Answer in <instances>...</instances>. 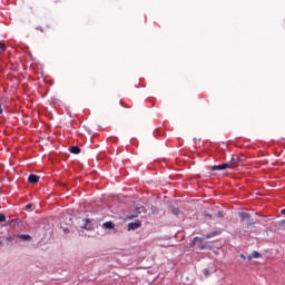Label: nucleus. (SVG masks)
I'll list each match as a JSON object with an SVG mask.
<instances>
[{
	"mask_svg": "<svg viewBox=\"0 0 285 285\" xmlns=\"http://www.w3.org/2000/svg\"><path fill=\"white\" fill-rule=\"evenodd\" d=\"M18 237H19V239H22V242H30V239H32V236H30L28 234H21Z\"/></svg>",
	"mask_w": 285,
	"mask_h": 285,
	"instance_id": "obj_8",
	"label": "nucleus"
},
{
	"mask_svg": "<svg viewBox=\"0 0 285 285\" xmlns=\"http://www.w3.org/2000/svg\"><path fill=\"white\" fill-rule=\"evenodd\" d=\"M217 235H219V232L214 230V232H212V233H209V234H206V235H205V239H210V238H213V237H217Z\"/></svg>",
	"mask_w": 285,
	"mask_h": 285,
	"instance_id": "obj_9",
	"label": "nucleus"
},
{
	"mask_svg": "<svg viewBox=\"0 0 285 285\" xmlns=\"http://www.w3.org/2000/svg\"><path fill=\"white\" fill-rule=\"evenodd\" d=\"M238 217H240V222H246L247 219H250V214H248L246 212H240L238 214Z\"/></svg>",
	"mask_w": 285,
	"mask_h": 285,
	"instance_id": "obj_5",
	"label": "nucleus"
},
{
	"mask_svg": "<svg viewBox=\"0 0 285 285\" xmlns=\"http://www.w3.org/2000/svg\"><path fill=\"white\" fill-rule=\"evenodd\" d=\"M0 115H3V108H1V105H0Z\"/></svg>",
	"mask_w": 285,
	"mask_h": 285,
	"instance_id": "obj_23",
	"label": "nucleus"
},
{
	"mask_svg": "<svg viewBox=\"0 0 285 285\" xmlns=\"http://www.w3.org/2000/svg\"><path fill=\"white\" fill-rule=\"evenodd\" d=\"M203 273H204L205 277H210V271L208 268H205L203 271Z\"/></svg>",
	"mask_w": 285,
	"mask_h": 285,
	"instance_id": "obj_16",
	"label": "nucleus"
},
{
	"mask_svg": "<svg viewBox=\"0 0 285 285\" xmlns=\"http://www.w3.org/2000/svg\"><path fill=\"white\" fill-rule=\"evenodd\" d=\"M128 228L129 230H137V228H141V223L140 222L129 223Z\"/></svg>",
	"mask_w": 285,
	"mask_h": 285,
	"instance_id": "obj_4",
	"label": "nucleus"
},
{
	"mask_svg": "<svg viewBox=\"0 0 285 285\" xmlns=\"http://www.w3.org/2000/svg\"><path fill=\"white\" fill-rule=\"evenodd\" d=\"M0 245H1V240H0Z\"/></svg>",
	"mask_w": 285,
	"mask_h": 285,
	"instance_id": "obj_29",
	"label": "nucleus"
},
{
	"mask_svg": "<svg viewBox=\"0 0 285 285\" xmlns=\"http://www.w3.org/2000/svg\"><path fill=\"white\" fill-rule=\"evenodd\" d=\"M69 153H72V155H79V153H81V148H79L77 146H71L69 148Z\"/></svg>",
	"mask_w": 285,
	"mask_h": 285,
	"instance_id": "obj_7",
	"label": "nucleus"
},
{
	"mask_svg": "<svg viewBox=\"0 0 285 285\" xmlns=\"http://www.w3.org/2000/svg\"><path fill=\"white\" fill-rule=\"evenodd\" d=\"M218 217H224V214L222 212H218Z\"/></svg>",
	"mask_w": 285,
	"mask_h": 285,
	"instance_id": "obj_21",
	"label": "nucleus"
},
{
	"mask_svg": "<svg viewBox=\"0 0 285 285\" xmlns=\"http://www.w3.org/2000/svg\"><path fill=\"white\" fill-rule=\"evenodd\" d=\"M7 242H12V238H11V237H8V238H7Z\"/></svg>",
	"mask_w": 285,
	"mask_h": 285,
	"instance_id": "obj_26",
	"label": "nucleus"
},
{
	"mask_svg": "<svg viewBox=\"0 0 285 285\" xmlns=\"http://www.w3.org/2000/svg\"><path fill=\"white\" fill-rule=\"evenodd\" d=\"M102 228L106 230H112V228H115V224H112V222H106L102 224Z\"/></svg>",
	"mask_w": 285,
	"mask_h": 285,
	"instance_id": "obj_6",
	"label": "nucleus"
},
{
	"mask_svg": "<svg viewBox=\"0 0 285 285\" xmlns=\"http://www.w3.org/2000/svg\"><path fill=\"white\" fill-rule=\"evenodd\" d=\"M171 213H173V215H176V217H179V213H181V212L179 210V208H173Z\"/></svg>",
	"mask_w": 285,
	"mask_h": 285,
	"instance_id": "obj_13",
	"label": "nucleus"
},
{
	"mask_svg": "<svg viewBox=\"0 0 285 285\" xmlns=\"http://www.w3.org/2000/svg\"><path fill=\"white\" fill-rule=\"evenodd\" d=\"M6 222V215L0 214V224H3Z\"/></svg>",
	"mask_w": 285,
	"mask_h": 285,
	"instance_id": "obj_17",
	"label": "nucleus"
},
{
	"mask_svg": "<svg viewBox=\"0 0 285 285\" xmlns=\"http://www.w3.org/2000/svg\"><path fill=\"white\" fill-rule=\"evenodd\" d=\"M278 228H279V230H285V220H281L278 223Z\"/></svg>",
	"mask_w": 285,
	"mask_h": 285,
	"instance_id": "obj_12",
	"label": "nucleus"
},
{
	"mask_svg": "<svg viewBox=\"0 0 285 285\" xmlns=\"http://www.w3.org/2000/svg\"><path fill=\"white\" fill-rule=\"evenodd\" d=\"M255 225V219H253L250 216H249V219H247V226H253Z\"/></svg>",
	"mask_w": 285,
	"mask_h": 285,
	"instance_id": "obj_14",
	"label": "nucleus"
},
{
	"mask_svg": "<svg viewBox=\"0 0 285 285\" xmlns=\"http://www.w3.org/2000/svg\"><path fill=\"white\" fill-rule=\"evenodd\" d=\"M200 250H204V246L200 247Z\"/></svg>",
	"mask_w": 285,
	"mask_h": 285,
	"instance_id": "obj_27",
	"label": "nucleus"
},
{
	"mask_svg": "<svg viewBox=\"0 0 285 285\" xmlns=\"http://www.w3.org/2000/svg\"><path fill=\"white\" fill-rule=\"evenodd\" d=\"M259 257H262V254H259V252H253L252 253V259H259Z\"/></svg>",
	"mask_w": 285,
	"mask_h": 285,
	"instance_id": "obj_11",
	"label": "nucleus"
},
{
	"mask_svg": "<svg viewBox=\"0 0 285 285\" xmlns=\"http://www.w3.org/2000/svg\"><path fill=\"white\" fill-rule=\"evenodd\" d=\"M281 214H282V215H285V208L281 210Z\"/></svg>",
	"mask_w": 285,
	"mask_h": 285,
	"instance_id": "obj_24",
	"label": "nucleus"
},
{
	"mask_svg": "<svg viewBox=\"0 0 285 285\" xmlns=\"http://www.w3.org/2000/svg\"><path fill=\"white\" fill-rule=\"evenodd\" d=\"M240 258H242V259H246V255L240 254Z\"/></svg>",
	"mask_w": 285,
	"mask_h": 285,
	"instance_id": "obj_22",
	"label": "nucleus"
},
{
	"mask_svg": "<svg viewBox=\"0 0 285 285\" xmlns=\"http://www.w3.org/2000/svg\"><path fill=\"white\" fill-rule=\"evenodd\" d=\"M226 168H230V164L214 165L210 167V170H226Z\"/></svg>",
	"mask_w": 285,
	"mask_h": 285,
	"instance_id": "obj_1",
	"label": "nucleus"
},
{
	"mask_svg": "<svg viewBox=\"0 0 285 285\" xmlns=\"http://www.w3.org/2000/svg\"><path fill=\"white\" fill-rule=\"evenodd\" d=\"M246 259H248V262H250V259H253V256L252 255H247Z\"/></svg>",
	"mask_w": 285,
	"mask_h": 285,
	"instance_id": "obj_19",
	"label": "nucleus"
},
{
	"mask_svg": "<svg viewBox=\"0 0 285 285\" xmlns=\"http://www.w3.org/2000/svg\"><path fill=\"white\" fill-rule=\"evenodd\" d=\"M12 224H17L18 226H21V220L19 219H11L7 223V226H12Z\"/></svg>",
	"mask_w": 285,
	"mask_h": 285,
	"instance_id": "obj_10",
	"label": "nucleus"
},
{
	"mask_svg": "<svg viewBox=\"0 0 285 285\" xmlns=\"http://www.w3.org/2000/svg\"><path fill=\"white\" fill-rule=\"evenodd\" d=\"M226 164H230L229 168H235V166H237V164H239V156H232L230 161H228Z\"/></svg>",
	"mask_w": 285,
	"mask_h": 285,
	"instance_id": "obj_2",
	"label": "nucleus"
},
{
	"mask_svg": "<svg viewBox=\"0 0 285 285\" xmlns=\"http://www.w3.org/2000/svg\"><path fill=\"white\" fill-rule=\"evenodd\" d=\"M39 179H40V177L35 174H31L28 177L29 184H39Z\"/></svg>",
	"mask_w": 285,
	"mask_h": 285,
	"instance_id": "obj_3",
	"label": "nucleus"
},
{
	"mask_svg": "<svg viewBox=\"0 0 285 285\" xmlns=\"http://www.w3.org/2000/svg\"><path fill=\"white\" fill-rule=\"evenodd\" d=\"M37 30H40V32H43V29H41V27L37 28Z\"/></svg>",
	"mask_w": 285,
	"mask_h": 285,
	"instance_id": "obj_25",
	"label": "nucleus"
},
{
	"mask_svg": "<svg viewBox=\"0 0 285 285\" xmlns=\"http://www.w3.org/2000/svg\"><path fill=\"white\" fill-rule=\"evenodd\" d=\"M194 242H202V238L195 237V238H194Z\"/></svg>",
	"mask_w": 285,
	"mask_h": 285,
	"instance_id": "obj_20",
	"label": "nucleus"
},
{
	"mask_svg": "<svg viewBox=\"0 0 285 285\" xmlns=\"http://www.w3.org/2000/svg\"><path fill=\"white\" fill-rule=\"evenodd\" d=\"M208 217L210 218V217H213V216L208 215Z\"/></svg>",
	"mask_w": 285,
	"mask_h": 285,
	"instance_id": "obj_28",
	"label": "nucleus"
},
{
	"mask_svg": "<svg viewBox=\"0 0 285 285\" xmlns=\"http://www.w3.org/2000/svg\"><path fill=\"white\" fill-rule=\"evenodd\" d=\"M29 208H32L31 204L26 205V210H29Z\"/></svg>",
	"mask_w": 285,
	"mask_h": 285,
	"instance_id": "obj_18",
	"label": "nucleus"
},
{
	"mask_svg": "<svg viewBox=\"0 0 285 285\" xmlns=\"http://www.w3.org/2000/svg\"><path fill=\"white\" fill-rule=\"evenodd\" d=\"M6 43L0 42V52H6Z\"/></svg>",
	"mask_w": 285,
	"mask_h": 285,
	"instance_id": "obj_15",
	"label": "nucleus"
}]
</instances>
